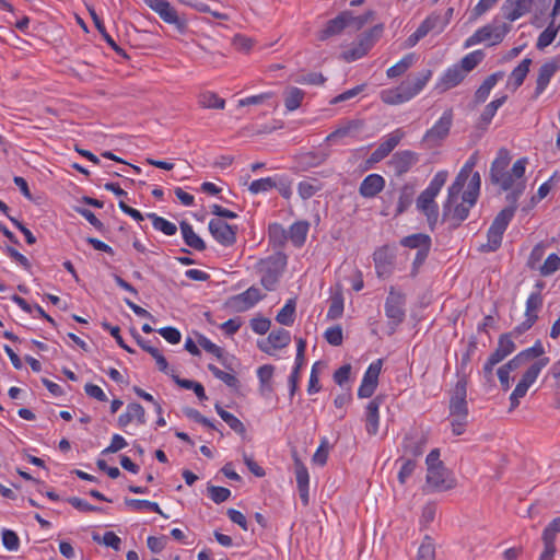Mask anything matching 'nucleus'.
Masks as SVG:
<instances>
[{"instance_id":"nucleus-1","label":"nucleus","mask_w":560,"mask_h":560,"mask_svg":"<svg viewBox=\"0 0 560 560\" xmlns=\"http://www.w3.org/2000/svg\"><path fill=\"white\" fill-rule=\"evenodd\" d=\"M511 159L508 149H499L490 166V179L493 185L508 192L506 201L510 203L509 206L517 208V200L526 188L525 172L528 159L521 158L509 168Z\"/></svg>"},{"instance_id":"nucleus-2","label":"nucleus","mask_w":560,"mask_h":560,"mask_svg":"<svg viewBox=\"0 0 560 560\" xmlns=\"http://www.w3.org/2000/svg\"><path fill=\"white\" fill-rule=\"evenodd\" d=\"M481 177L479 173L472 174L466 189L462 194V201L459 202V195H456L452 201L450 200V189L447 190V199L444 203V217L453 220L456 225L467 219L470 209L477 202L480 194Z\"/></svg>"},{"instance_id":"nucleus-3","label":"nucleus","mask_w":560,"mask_h":560,"mask_svg":"<svg viewBox=\"0 0 560 560\" xmlns=\"http://www.w3.org/2000/svg\"><path fill=\"white\" fill-rule=\"evenodd\" d=\"M432 75V70L425 69L395 88L382 90L380 97L387 105H399L409 102L425 88Z\"/></svg>"},{"instance_id":"nucleus-4","label":"nucleus","mask_w":560,"mask_h":560,"mask_svg":"<svg viewBox=\"0 0 560 560\" xmlns=\"http://www.w3.org/2000/svg\"><path fill=\"white\" fill-rule=\"evenodd\" d=\"M447 177V171H439L428 187L419 195L416 202L417 209L427 217L431 230L434 229L439 220V206L435 198L446 183Z\"/></svg>"},{"instance_id":"nucleus-5","label":"nucleus","mask_w":560,"mask_h":560,"mask_svg":"<svg viewBox=\"0 0 560 560\" xmlns=\"http://www.w3.org/2000/svg\"><path fill=\"white\" fill-rule=\"evenodd\" d=\"M425 483L430 491H447L456 486V479L440 460V450L433 448L425 458Z\"/></svg>"},{"instance_id":"nucleus-6","label":"nucleus","mask_w":560,"mask_h":560,"mask_svg":"<svg viewBox=\"0 0 560 560\" xmlns=\"http://www.w3.org/2000/svg\"><path fill=\"white\" fill-rule=\"evenodd\" d=\"M285 266L287 257L282 253H275L266 258L259 259L255 268L260 277L261 285L268 291L275 290Z\"/></svg>"},{"instance_id":"nucleus-7","label":"nucleus","mask_w":560,"mask_h":560,"mask_svg":"<svg viewBox=\"0 0 560 560\" xmlns=\"http://www.w3.org/2000/svg\"><path fill=\"white\" fill-rule=\"evenodd\" d=\"M510 31L511 25L494 19L467 37L464 42V48H470L481 43H488L489 46L499 45Z\"/></svg>"},{"instance_id":"nucleus-8","label":"nucleus","mask_w":560,"mask_h":560,"mask_svg":"<svg viewBox=\"0 0 560 560\" xmlns=\"http://www.w3.org/2000/svg\"><path fill=\"white\" fill-rule=\"evenodd\" d=\"M515 211L516 207L508 206L497 214L488 230L487 243L481 245L482 252L490 253L499 249L502 244L504 232L512 221Z\"/></svg>"},{"instance_id":"nucleus-9","label":"nucleus","mask_w":560,"mask_h":560,"mask_svg":"<svg viewBox=\"0 0 560 560\" xmlns=\"http://www.w3.org/2000/svg\"><path fill=\"white\" fill-rule=\"evenodd\" d=\"M549 363V358L542 357L534 362L522 375V378L516 384L515 388L510 395V410L518 407L520 401L525 397L528 388L536 382L542 369Z\"/></svg>"},{"instance_id":"nucleus-10","label":"nucleus","mask_w":560,"mask_h":560,"mask_svg":"<svg viewBox=\"0 0 560 560\" xmlns=\"http://www.w3.org/2000/svg\"><path fill=\"white\" fill-rule=\"evenodd\" d=\"M544 299L538 292H530L525 303L524 319L514 327L513 335L521 336L529 330L538 319V314L542 307Z\"/></svg>"},{"instance_id":"nucleus-11","label":"nucleus","mask_w":560,"mask_h":560,"mask_svg":"<svg viewBox=\"0 0 560 560\" xmlns=\"http://www.w3.org/2000/svg\"><path fill=\"white\" fill-rule=\"evenodd\" d=\"M144 3L155 12L163 22L174 25L179 32L186 28V21L178 15L176 9L168 0H144Z\"/></svg>"},{"instance_id":"nucleus-12","label":"nucleus","mask_w":560,"mask_h":560,"mask_svg":"<svg viewBox=\"0 0 560 560\" xmlns=\"http://www.w3.org/2000/svg\"><path fill=\"white\" fill-rule=\"evenodd\" d=\"M365 21L366 20L363 18H353L350 12L343 11L335 19L327 22L325 28L320 31L318 38L325 40L330 36L340 34L352 22H355L357 26L361 27Z\"/></svg>"},{"instance_id":"nucleus-13","label":"nucleus","mask_w":560,"mask_h":560,"mask_svg":"<svg viewBox=\"0 0 560 560\" xmlns=\"http://www.w3.org/2000/svg\"><path fill=\"white\" fill-rule=\"evenodd\" d=\"M452 122V110H445L435 121V124L429 130H427L423 136V141L429 143L430 147L438 145L443 139L447 137Z\"/></svg>"},{"instance_id":"nucleus-14","label":"nucleus","mask_w":560,"mask_h":560,"mask_svg":"<svg viewBox=\"0 0 560 560\" xmlns=\"http://www.w3.org/2000/svg\"><path fill=\"white\" fill-rule=\"evenodd\" d=\"M405 295L394 288H390L385 302V315L395 326L402 323L405 318Z\"/></svg>"},{"instance_id":"nucleus-15","label":"nucleus","mask_w":560,"mask_h":560,"mask_svg":"<svg viewBox=\"0 0 560 560\" xmlns=\"http://www.w3.org/2000/svg\"><path fill=\"white\" fill-rule=\"evenodd\" d=\"M405 137V131L400 128L386 135L380 145L371 153L368 163L376 164L384 160L399 144Z\"/></svg>"},{"instance_id":"nucleus-16","label":"nucleus","mask_w":560,"mask_h":560,"mask_svg":"<svg viewBox=\"0 0 560 560\" xmlns=\"http://www.w3.org/2000/svg\"><path fill=\"white\" fill-rule=\"evenodd\" d=\"M419 162V154L411 150H400L394 153L387 162L396 176L408 173Z\"/></svg>"},{"instance_id":"nucleus-17","label":"nucleus","mask_w":560,"mask_h":560,"mask_svg":"<svg viewBox=\"0 0 560 560\" xmlns=\"http://www.w3.org/2000/svg\"><path fill=\"white\" fill-rule=\"evenodd\" d=\"M208 228L219 244L226 247L235 244L237 226L230 225L221 219H211Z\"/></svg>"},{"instance_id":"nucleus-18","label":"nucleus","mask_w":560,"mask_h":560,"mask_svg":"<svg viewBox=\"0 0 560 560\" xmlns=\"http://www.w3.org/2000/svg\"><path fill=\"white\" fill-rule=\"evenodd\" d=\"M467 380L466 377H460L451 396L450 399V416H460L468 417V406H467Z\"/></svg>"},{"instance_id":"nucleus-19","label":"nucleus","mask_w":560,"mask_h":560,"mask_svg":"<svg viewBox=\"0 0 560 560\" xmlns=\"http://www.w3.org/2000/svg\"><path fill=\"white\" fill-rule=\"evenodd\" d=\"M382 370V360L373 361L363 374L361 384L358 388L360 398H370L378 384V376Z\"/></svg>"},{"instance_id":"nucleus-20","label":"nucleus","mask_w":560,"mask_h":560,"mask_svg":"<svg viewBox=\"0 0 560 560\" xmlns=\"http://www.w3.org/2000/svg\"><path fill=\"white\" fill-rule=\"evenodd\" d=\"M453 8H448L444 13L434 11L422 21L420 26L424 31L425 35H428L431 32L435 34H441L450 24L453 18Z\"/></svg>"},{"instance_id":"nucleus-21","label":"nucleus","mask_w":560,"mask_h":560,"mask_svg":"<svg viewBox=\"0 0 560 560\" xmlns=\"http://www.w3.org/2000/svg\"><path fill=\"white\" fill-rule=\"evenodd\" d=\"M478 158L477 154L474 153L468 158L459 173L457 174L454 183L450 186V200L454 199L456 195L462 194L465 185L468 184L469 179L472 177L474 168L477 164Z\"/></svg>"},{"instance_id":"nucleus-22","label":"nucleus","mask_w":560,"mask_h":560,"mask_svg":"<svg viewBox=\"0 0 560 560\" xmlns=\"http://www.w3.org/2000/svg\"><path fill=\"white\" fill-rule=\"evenodd\" d=\"M290 341V332L283 328H279L272 330L266 340L258 342V348L262 352L272 355L276 350L287 347Z\"/></svg>"},{"instance_id":"nucleus-23","label":"nucleus","mask_w":560,"mask_h":560,"mask_svg":"<svg viewBox=\"0 0 560 560\" xmlns=\"http://www.w3.org/2000/svg\"><path fill=\"white\" fill-rule=\"evenodd\" d=\"M465 78V71L456 63L452 65L438 79L435 90L439 92H446L462 83Z\"/></svg>"},{"instance_id":"nucleus-24","label":"nucleus","mask_w":560,"mask_h":560,"mask_svg":"<svg viewBox=\"0 0 560 560\" xmlns=\"http://www.w3.org/2000/svg\"><path fill=\"white\" fill-rule=\"evenodd\" d=\"M373 33L374 31H370L363 34L357 44L342 51V58L348 62H352L364 57L374 45Z\"/></svg>"},{"instance_id":"nucleus-25","label":"nucleus","mask_w":560,"mask_h":560,"mask_svg":"<svg viewBox=\"0 0 560 560\" xmlns=\"http://www.w3.org/2000/svg\"><path fill=\"white\" fill-rule=\"evenodd\" d=\"M118 425L126 429L129 424L136 423L143 425L145 423V410L138 402H130L127 405L126 410L118 417Z\"/></svg>"},{"instance_id":"nucleus-26","label":"nucleus","mask_w":560,"mask_h":560,"mask_svg":"<svg viewBox=\"0 0 560 560\" xmlns=\"http://www.w3.org/2000/svg\"><path fill=\"white\" fill-rule=\"evenodd\" d=\"M261 299L262 294L260 290L250 287L246 291L232 298V306L238 312H244L255 306Z\"/></svg>"},{"instance_id":"nucleus-27","label":"nucleus","mask_w":560,"mask_h":560,"mask_svg":"<svg viewBox=\"0 0 560 560\" xmlns=\"http://www.w3.org/2000/svg\"><path fill=\"white\" fill-rule=\"evenodd\" d=\"M385 179L380 174L368 175L360 184L359 194L363 198H374L385 188Z\"/></svg>"},{"instance_id":"nucleus-28","label":"nucleus","mask_w":560,"mask_h":560,"mask_svg":"<svg viewBox=\"0 0 560 560\" xmlns=\"http://www.w3.org/2000/svg\"><path fill=\"white\" fill-rule=\"evenodd\" d=\"M501 11L505 20L514 22L532 10L528 0H505Z\"/></svg>"},{"instance_id":"nucleus-29","label":"nucleus","mask_w":560,"mask_h":560,"mask_svg":"<svg viewBox=\"0 0 560 560\" xmlns=\"http://www.w3.org/2000/svg\"><path fill=\"white\" fill-rule=\"evenodd\" d=\"M560 69L558 61L551 60L545 62L538 71L536 88H535V97H538L540 94L545 92L547 89L551 78L556 74V72Z\"/></svg>"},{"instance_id":"nucleus-30","label":"nucleus","mask_w":560,"mask_h":560,"mask_svg":"<svg viewBox=\"0 0 560 560\" xmlns=\"http://www.w3.org/2000/svg\"><path fill=\"white\" fill-rule=\"evenodd\" d=\"M381 398L375 397L365 408V430L369 435H376L380 428Z\"/></svg>"},{"instance_id":"nucleus-31","label":"nucleus","mask_w":560,"mask_h":560,"mask_svg":"<svg viewBox=\"0 0 560 560\" xmlns=\"http://www.w3.org/2000/svg\"><path fill=\"white\" fill-rule=\"evenodd\" d=\"M275 373V366L271 364H264L257 369V377L259 381V393L264 397H268L272 390V377Z\"/></svg>"},{"instance_id":"nucleus-32","label":"nucleus","mask_w":560,"mask_h":560,"mask_svg":"<svg viewBox=\"0 0 560 560\" xmlns=\"http://www.w3.org/2000/svg\"><path fill=\"white\" fill-rule=\"evenodd\" d=\"M516 349V346L512 339V334H503L498 339L495 350L490 354L499 362H502L505 358L512 354Z\"/></svg>"},{"instance_id":"nucleus-33","label":"nucleus","mask_w":560,"mask_h":560,"mask_svg":"<svg viewBox=\"0 0 560 560\" xmlns=\"http://www.w3.org/2000/svg\"><path fill=\"white\" fill-rule=\"evenodd\" d=\"M180 232L185 244L195 250L202 252L206 249L203 240L194 231L191 224L183 221L180 223Z\"/></svg>"},{"instance_id":"nucleus-34","label":"nucleus","mask_w":560,"mask_h":560,"mask_svg":"<svg viewBox=\"0 0 560 560\" xmlns=\"http://www.w3.org/2000/svg\"><path fill=\"white\" fill-rule=\"evenodd\" d=\"M425 440L422 436L407 435L404 438L401 447L405 455L419 457L424 451Z\"/></svg>"},{"instance_id":"nucleus-35","label":"nucleus","mask_w":560,"mask_h":560,"mask_svg":"<svg viewBox=\"0 0 560 560\" xmlns=\"http://www.w3.org/2000/svg\"><path fill=\"white\" fill-rule=\"evenodd\" d=\"M125 504L133 512H154L167 518L156 502L140 499H125Z\"/></svg>"},{"instance_id":"nucleus-36","label":"nucleus","mask_w":560,"mask_h":560,"mask_svg":"<svg viewBox=\"0 0 560 560\" xmlns=\"http://www.w3.org/2000/svg\"><path fill=\"white\" fill-rule=\"evenodd\" d=\"M502 78V72H495L487 77L475 92V102L477 104L483 103L490 95L492 89L497 85L498 81Z\"/></svg>"},{"instance_id":"nucleus-37","label":"nucleus","mask_w":560,"mask_h":560,"mask_svg":"<svg viewBox=\"0 0 560 560\" xmlns=\"http://www.w3.org/2000/svg\"><path fill=\"white\" fill-rule=\"evenodd\" d=\"M305 97V92L296 86H288L283 92L284 106L288 112L296 110Z\"/></svg>"},{"instance_id":"nucleus-38","label":"nucleus","mask_w":560,"mask_h":560,"mask_svg":"<svg viewBox=\"0 0 560 560\" xmlns=\"http://www.w3.org/2000/svg\"><path fill=\"white\" fill-rule=\"evenodd\" d=\"M532 65V59L530 58H524L517 67H515L510 77H509V85H512L514 90H516L517 88H520L525 78L527 77L528 72H529V67Z\"/></svg>"},{"instance_id":"nucleus-39","label":"nucleus","mask_w":560,"mask_h":560,"mask_svg":"<svg viewBox=\"0 0 560 560\" xmlns=\"http://www.w3.org/2000/svg\"><path fill=\"white\" fill-rule=\"evenodd\" d=\"M559 28L560 21H558V19L552 18L548 26L539 34L536 44L537 48L544 49L548 47L555 40Z\"/></svg>"},{"instance_id":"nucleus-40","label":"nucleus","mask_w":560,"mask_h":560,"mask_svg":"<svg viewBox=\"0 0 560 560\" xmlns=\"http://www.w3.org/2000/svg\"><path fill=\"white\" fill-rule=\"evenodd\" d=\"M308 223L305 221H298L289 229V240L294 246H302L305 243L308 233Z\"/></svg>"},{"instance_id":"nucleus-41","label":"nucleus","mask_w":560,"mask_h":560,"mask_svg":"<svg viewBox=\"0 0 560 560\" xmlns=\"http://www.w3.org/2000/svg\"><path fill=\"white\" fill-rule=\"evenodd\" d=\"M486 57V54L481 49L474 50L462 58V60L456 63L460 67L462 70L465 71L467 75L471 70H474Z\"/></svg>"},{"instance_id":"nucleus-42","label":"nucleus","mask_w":560,"mask_h":560,"mask_svg":"<svg viewBox=\"0 0 560 560\" xmlns=\"http://www.w3.org/2000/svg\"><path fill=\"white\" fill-rule=\"evenodd\" d=\"M215 411L221 417V419L236 433L244 435L246 432L245 425L243 422L235 417L233 413L224 410L220 405H215Z\"/></svg>"},{"instance_id":"nucleus-43","label":"nucleus","mask_w":560,"mask_h":560,"mask_svg":"<svg viewBox=\"0 0 560 560\" xmlns=\"http://www.w3.org/2000/svg\"><path fill=\"white\" fill-rule=\"evenodd\" d=\"M198 104L203 108L223 109L225 106V101L217 93L206 91L200 93L198 96Z\"/></svg>"},{"instance_id":"nucleus-44","label":"nucleus","mask_w":560,"mask_h":560,"mask_svg":"<svg viewBox=\"0 0 560 560\" xmlns=\"http://www.w3.org/2000/svg\"><path fill=\"white\" fill-rule=\"evenodd\" d=\"M277 176L275 177H264L259 179L253 180L248 190L252 195L265 194L270 191L271 189L278 187Z\"/></svg>"},{"instance_id":"nucleus-45","label":"nucleus","mask_w":560,"mask_h":560,"mask_svg":"<svg viewBox=\"0 0 560 560\" xmlns=\"http://www.w3.org/2000/svg\"><path fill=\"white\" fill-rule=\"evenodd\" d=\"M148 218L151 220L154 230L160 231L167 236L176 234L177 226L173 222L158 215L156 213H149Z\"/></svg>"},{"instance_id":"nucleus-46","label":"nucleus","mask_w":560,"mask_h":560,"mask_svg":"<svg viewBox=\"0 0 560 560\" xmlns=\"http://www.w3.org/2000/svg\"><path fill=\"white\" fill-rule=\"evenodd\" d=\"M400 244L408 248L423 249L431 247V237L423 233L408 235L400 241Z\"/></svg>"},{"instance_id":"nucleus-47","label":"nucleus","mask_w":560,"mask_h":560,"mask_svg":"<svg viewBox=\"0 0 560 560\" xmlns=\"http://www.w3.org/2000/svg\"><path fill=\"white\" fill-rule=\"evenodd\" d=\"M295 319V302L290 299L285 302L283 307L278 312L276 320L284 326L293 325Z\"/></svg>"},{"instance_id":"nucleus-48","label":"nucleus","mask_w":560,"mask_h":560,"mask_svg":"<svg viewBox=\"0 0 560 560\" xmlns=\"http://www.w3.org/2000/svg\"><path fill=\"white\" fill-rule=\"evenodd\" d=\"M361 124L358 120H349L346 124L338 127L335 131L330 132L325 141L326 142H335L338 139L345 138L349 136L352 131L358 130Z\"/></svg>"},{"instance_id":"nucleus-49","label":"nucleus","mask_w":560,"mask_h":560,"mask_svg":"<svg viewBox=\"0 0 560 560\" xmlns=\"http://www.w3.org/2000/svg\"><path fill=\"white\" fill-rule=\"evenodd\" d=\"M505 101L506 95H502L491 101L481 113L480 120L486 125L490 124L492 118L495 116L497 110L505 103Z\"/></svg>"},{"instance_id":"nucleus-50","label":"nucleus","mask_w":560,"mask_h":560,"mask_svg":"<svg viewBox=\"0 0 560 560\" xmlns=\"http://www.w3.org/2000/svg\"><path fill=\"white\" fill-rule=\"evenodd\" d=\"M319 189L320 184L316 179H305L298 185V192L304 200L312 198Z\"/></svg>"},{"instance_id":"nucleus-51","label":"nucleus","mask_w":560,"mask_h":560,"mask_svg":"<svg viewBox=\"0 0 560 560\" xmlns=\"http://www.w3.org/2000/svg\"><path fill=\"white\" fill-rule=\"evenodd\" d=\"M560 269V256L552 253L550 254L544 261L542 265L539 266V273L544 277H548L553 275L556 271Z\"/></svg>"},{"instance_id":"nucleus-52","label":"nucleus","mask_w":560,"mask_h":560,"mask_svg":"<svg viewBox=\"0 0 560 560\" xmlns=\"http://www.w3.org/2000/svg\"><path fill=\"white\" fill-rule=\"evenodd\" d=\"M417 560H435V546L431 537L425 536L422 540L418 549Z\"/></svg>"},{"instance_id":"nucleus-53","label":"nucleus","mask_w":560,"mask_h":560,"mask_svg":"<svg viewBox=\"0 0 560 560\" xmlns=\"http://www.w3.org/2000/svg\"><path fill=\"white\" fill-rule=\"evenodd\" d=\"M343 313V296L340 292L335 293L330 298V305L327 311V318L337 319L341 317Z\"/></svg>"},{"instance_id":"nucleus-54","label":"nucleus","mask_w":560,"mask_h":560,"mask_svg":"<svg viewBox=\"0 0 560 560\" xmlns=\"http://www.w3.org/2000/svg\"><path fill=\"white\" fill-rule=\"evenodd\" d=\"M401 466L398 471V481L400 485H405L407 480L411 477L413 474L417 463L413 458H400Z\"/></svg>"},{"instance_id":"nucleus-55","label":"nucleus","mask_w":560,"mask_h":560,"mask_svg":"<svg viewBox=\"0 0 560 560\" xmlns=\"http://www.w3.org/2000/svg\"><path fill=\"white\" fill-rule=\"evenodd\" d=\"M413 189L411 186L405 185L399 195L396 214H401L412 202Z\"/></svg>"},{"instance_id":"nucleus-56","label":"nucleus","mask_w":560,"mask_h":560,"mask_svg":"<svg viewBox=\"0 0 560 560\" xmlns=\"http://www.w3.org/2000/svg\"><path fill=\"white\" fill-rule=\"evenodd\" d=\"M294 472L298 488L310 487L308 470L299 458H295Z\"/></svg>"},{"instance_id":"nucleus-57","label":"nucleus","mask_w":560,"mask_h":560,"mask_svg":"<svg viewBox=\"0 0 560 560\" xmlns=\"http://www.w3.org/2000/svg\"><path fill=\"white\" fill-rule=\"evenodd\" d=\"M208 495L214 503L220 504L231 497V490L224 487L209 486Z\"/></svg>"},{"instance_id":"nucleus-58","label":"nucleus","mask_w":560,"mask_h":560,"mask_svg":"<svg viewBox=\"0 0 560 560\" xmlns=\"http://www.w3.org/2000/svg\"><path fill=\"white\" fill-rule=\"evenodd\" d=\"M500 362L494 359L493 357L489 355L487 361L485 362L482 366V371L480 372L483 378L485 384L487 385H493L494 384V375L493 370L497 364Z\"/></svg>"},{"instance_id":"nucleus-59","label":"nucleus","mask_w":560,"mask_h":560,"mask_svg":"<svg viewBox=\"0 0 560 560\" xmlns=\"http://www.w3.org/2000/svg\"><path fill=\"white\" fill-rule=\"evenodd\" d=\"M209 370L217 378L222 381L225 385H228L230 387L237 386L238 381L234 374L224 372V371L220 370L218 366L212 365V364L209 365Z\"/></svg>"},{"instance_id":"nucleus-60","label":"nucleus","mask_w":560,"mask_h":560,"mask_svg":"<svg viewBox=\"0 0 560 560\" xmlns=\"http://www.w3.org/2000/svg\"><path fill=\"white\" fill-rule=\"evenodd\" d=\"M560 533V516L553 518L542 532V541L555 544L557 534Z\"/></svg>"},{"instance_id":"nucleus-61","label":"nucleus","mask_w":560,"mask_h":560,"mask_svg":"<svg viewBox=\"0 0 560 560\" xmlns=\"http://www.w3.org/2000/svg\"><path fill=\"white\" fill-rule=\"evenodd\" d=\"M304 363L305 362H301V361H296V360L294 362V366H293V369L289 375V380H288L290 397H293L296 392L299 380H300V371H301L302 366L304 365Z\"/></svg>"},{"instance_id":"nucleus-62","label":"nucleus","mask_w":560,"mask_h":560,"mask_svg":"<svg viewBox=\"0 0 560 560\" xmlns=\"http://www.w3.org/2000/svg\"><path fill=\"white\" fill-rule=\"evenodd\" d=\"M325 339L331 346H340L343 339L342 328L339 325L329 327L325 331Z\"/></svg>"},{"instance_id":"nucleus-63","label":"nucleus","mask_w":560,"mask_h":560,"mask_svg":"<svg viewBox=\"0 0 560 560\" xmlns=\"http://www.w3.org/2000/svg\"><path fill=\"white\" fill-rule=\"evenodd\" d=\"M294 81L299 84L322 85L325 82V78L322 73L312 72L299 75Z\"/></svg>"},{"instance_id":"nucleus-64","label":"nucleus","mask_w":560,"mask_h":560,"mask_svg":"<svg viewBox=\"0 0 560 560\" xmlns=\"http://www.w3.org/2000/svg\"><path fill=\"white\" fill-rule=\"evenodd\" d=\"M158 332L170 343L177 345L182 339L180 331L175 327H163Z\"/></svg>"}]
</instances>
